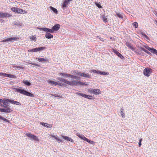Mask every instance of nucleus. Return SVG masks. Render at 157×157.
<instances>
[{
    "label": "nucleus",
    "instance_id": "nucleus-49",
    "mask_svg": "<svg viewBox=\"0 0 157 157\" xmlns=\"http://www.w3.org/2000/svg\"><path fill=\"white\" fill-rule=\"evenodd\" d=\"M28 63L29 64H31L32 65H34L35 66H39L38 64H37L36 63Z\"/></svg>",
    "mask_w": 157,
    "mask_h": 157
},
{
    "label": "nucleus",
    "instance_id": "nucleus-56",
    "mask_svg": "<svg viewBox=\"0 0 157 157\" xmlns=\"http://www.w3.org/2000/svg\"><path fill=\"white\" fill-rule=\"evenodd\" d=\"M140 49L141 50L143 51H144L145 50L142 47H140Z\"/></svg>",
    "mask_w": 157,
    "mask_h": 157
},
{
    "label": "nucleus",
    "instance_id": "nucleus-22",
    "mask_svg": "<svg viewBox=\"0 0 157 157\" xmlns=\"http://www.w3.org/2000/svg\"><path fill=\"white\" fill-rule=\"evenodd\" d=\"M45 32L50 33H53L54 31H53L52 29H50L47 28H45Z\"/></svg>",
    "mask_w": 157,
    "mask_h": 157
},
{
    "label": "nucleus",
    "instance_id": "nucleus-14",
    "mask_svg": "<svg viewBox=\"0 0 157 157\" xmlns=\"http://www.w3.org/2000/svg\"><path fill=\"white\" fill-rule=\"evenodd\" d=\"M113 52L115 53L121 59H124V57L118 51L114 49H113Z\"/></svg>",
    "mask_w": 157,
    "mask_h": 157
},
{
    "label": "nucleus",
    "instance_id": "nucleus-4",
    "mask_svg": "<svg viewBox=\"0 0 157 157\" xmlns=\"http://www.w3.org/2000/svg\"><path fill=\"white\" fill-rule=\"evenodd\" d=\"M88 92L95 95L100 94H101L100 90L98 89H96L91 88L88 90Z\"/></svg>",
    "mask_w": 157,
    "mask_h": 157
},
{
    "label": "nucleus",
    "instance_id": "nucleus-23",
    "mask_svg": "<svg viewBox=\"0 0 157 157\" xmlns=\"http://www.w3.org/2000/svg\"><path fill=\"white\" fill-rule=\"evenodd\" d=\"M124 109L121 108V114L122 117L124 118L125 117V115L124 113Z\"/></svg>",
    "mask_w": 157,
    "mask_h": 157
},
{
    "label": "nucleus",
    "instance_id": "nucleus-18",
    "mask_svg": "<svg viewBox=\"0 0 157 157\" xmlns=\"http://www.w3.org/2000/svg\"><path fill=\"white\" fill-rule=\"evenodd\" d=\"M70 1L69 0H65L63 1V4L62 7L64 8L66 7L68 3Z\"/></svg>",
    "mask_w": 157,
    "mask_h": 157
},
{
    "label": "nucleus",
    "instance_id": "nucleus-36",
    "mask_svg": "<svg viewBox=\"0 0 157 157\" xmlns=\"http://www.w3.org/2000/svg\"><path fill=\"white\" fill-rule=\"evenodd\" d=\"M132 25L133 26H134L136 28H137L138 27V24L137 22H134Z\"/></svg>",
    "mask_w": 157,
    "mask_h": 157
},
{
    "label": "nucleus",
    "instance_id": "nucleus-2",
    "mask_svg": "<svg viewBox=\"0 0 157 157\" xmlns=\"http://www.w3.org/2000/svg\"><path fill=\"white\" fill-rule=\"evenodd\" d=\"M16 91L18 92L21 94L26 95L28 96L33 97H34V94L29 93L24 90L20 89L19 88H15Z\"/></svg>",
    "mask_w": 157,
    "mask_h": 157
},
{
    "label": "nucleus",
    "instance_id": "nucleus-24",
    "mask_svg": "<svg viewBox=\"0 0 157 157\" xmlns=\"http://www.w3.org/2000/svg\"><path fill=\"white\" fill-rule=\"evenodd\" d=\"M29 51L30 52H37L39 51L38 48H33L32 49H31L29 50Z\"/></svg>",
    "mask_w": 157,
    "mask_h": 157
},
{
    "label": "nucleus",
    "instance_id": "nucleus-34",
    "mask_svg": "<svg viewBox=\"0 0 157 157\" xmlns=\"http://www.w3.org/2000/svg\"><path fill=\"white\" fill-rule=\"evenodd\" d=\"M109 73L108 72H105V71H102L101 72V75H109Z\"/></svg>",
    "mask_w": 157,
    "mask_h": 157
},
{
    "label": "nucleus",
    "instance_id": "nucleus-29",
    "mask_svg": "<svg viewBox=\"0 0 157 157\" xmlns=\"http://www.w3.org/2000/svg\"><path fill=\"white\" fill-rule=\"evenodd\" d=\"M52 136V137L54 138L55 139H56L57 140L59 141L60 142H61L62 141V140H61L58 138L57 137L55 136L54 135H51L50 136Z\"/></svg>",
    "mask_w": 157,
    "mask_h": 157
},
{
    "label": "nucleus",
    "instance_id": "nucleus-12",
    "mask_svg": "<svg viewBox=\"0 0 157 157\" xmlns=\"http://www.w3.org/2000/svg\"><path fill=\"white\" fill-rule=\"evenodd\" d=\"M2 76L4 77H7L10 78H16V76L14 75L6 74L5 73H3V75H2Z\"/></svg>",
    "mask_w": 157,
    "mask_h": 157
},
{
    "label": "nucleus",
    "instance_id": "nucleus-16",
    "mask_svg": "<svg viewBox=\"0 0 157 157\" xmlns=\"http://www.w3.org/2000/svg\"><path fill=\"white\" fill-rule=\"evenodd\" d=\"M61 136L63 139L66 140L70 141L72 142H74L73 140L71 138L64 136Z\"/></svg>",
    "mask_w": 157,
    "mask_h": 157
},
{
    "label": "nucleus",
    "instance_id": "nucleus-45",
    "mask_svg": "<svg viewBox=\"0 0 157 157\" xmlns=\"http://www.w3.org/2000/svg\"><path fill=\"white\" fill-rule=\"evenodd\" d=\"M144 46L147 50H149V51H151V50L152 48H150L149 47L146 46Z\"/></svg>",
    "mask_w": 157,
    "mask_h": 157
},
{
    "label": "nucleus",
    "instance_id": "nucleus-52",
    "mask_svg": "<svg viewBox=\"0 0 157 157\" xmlns=\"http://www.w3.org/2000/svg\"><path fill=\"white\" fill-rule=\"evenodd\" d=\"M101 72H102L101 71H98V70H97V73L101 75Z\"/></svg>",
    "mask_w": 157,
    "mask_h": 157
},
{
    "label": "nucleus",
    "instance_id": "nucleus-20",
    "mask_svg": "<svg viewBox=\"0 0 157 157\" xmlns=\"http://www.w3.org/2000/svg\"><path fill=\"white\" fill-rule=\"evenodd\" d=\"M36 59H37L38 61L39 62H48V60L47 59H45L44 58H36Z\"/></svg>",
    "mask_w": 157,
    "mask_h": 157
},
{
    "label": "nucleus",
    "instance_id": "nucleus-19",
    "mask_svg": "<svg viewBox=\"0 0 157 157\" xmlns=\"http://www.w3.org/2000/svg\"><path fill=\"white\" fill-rule=\"evenodd\" d=\"M45 37L47 38L50 39L53 37V35L49 33H46L45 35Z\"/></svg>",
    "mask_w": 157,
    "mask_h": 157
},
{
    "label": "nucleus",
    "instance_id": "nucleus-43",
    "mask_svg": "<svg viewBox=\"0 0 157 157\" xmlns=\"http://www.w3.org/2000/svg\"><path fill=\"white\" fill-rule=\"evenodd\" d=\"M141 34L147 39H149L148 37L144 33H142Z\"/></svg>",
    "mask_w": 157,
    "mask_h": 157
},
{
    "label": "nucleus",
    "instance_id": "nucleus-44",
    "mask_svg": "<svg viewBox=\"0 0 157 157\" xmlns=\"http://www.w3.org/2000/svg\"><path fill=\"white\" fill-rule=\"evenodd\" d=\"M141 34L147 39H149L148 37L144 33H142Z\"/></svg>",
    "mask_w": 157,
    "mask_h": 157
},
{
    "label": "nucleus",
    "instance_id": "nucleus-37",
    "mask_svg": "<svg viewBox=\"0 0 157 157\" xmlns=\"http://www.w3.org/2000/svg\"><path fill=\"white\" fill-rule=\"evenodd\" d=\"M30 39L31 40H34V41H35L36 40V37L35 36H30Z\"/></svg>",
    "mask_w": 157,
    "mask_h": 157
},
{
    "label": "nucleus",
    "instance_id": "nucleus-46",
    "mask_svg": "<svg viewBox=\"0 0 157 157\" xmlns=\"http://www.w3.org/2000/svg\"><path fill=\"white\" fill-rule=\"evenodd\" d=\"M95 4L99 8H102V6H100L99 3H96Z\"/></svg>",
    "mask_w": 157,
    "mask_h": 157
},
{
    "label": "nucleus",
    "instance_id": "nucleus-15",
    "mask_svg": "<svg viewBox=\"0 0 157 157\" xmlns=\"http://www.w3.org/2000/svg\"><path fill=\"white\" fill-rule=\"evenodd\" d=\"M125 44L127 47H128L130 49H131L132 51H135V48H133L131 44L130 43L128 42H127L125 43Z\"/></svg>",
    "mask_w": 157,
    "mask_h": 157
},
{
    "label": "nucleus",
    "instance_id": "nucleus-50",
    "mask_svg": "<svg viewBox=\"0 0 157 157\" xmlns=\"http://www.w3.org/2000/svg\"><path fill=\"white\" fill-rule=\"evenodd\" d=\"M97 70H91L90 72H93L94 73H97Z\"/></svg>",
    "mask_w": 157,
    "mask_h": 157
},
{
    "label": "nucleus",
    "instance_id": "nucleus-48",
    "mask_svg": "<svg viewBox=\"0 0 157 157\" xmlns=\"http://www.w3.org/2000/svg\"><path fill=\"white\" fill-rule=\"evenodd\" d=\"M142 140V139H140L139 140V147H140L141 145V142Z\"/></svg>",
    "mask_w": 157,
    "mask_h": 157
},
{
    "label": "nucleus",
    "instance_id": "nucleus-35",
    "mask_svg": "<svg viewBox=\"0 0 157 157\" xmlns=\"http://www.w3.org/2000/svg\"><path fill=\"white\" fill-rule=\"evenodd\" d=\"M41 124L44 126L46 127H48L49 124L47 123H41Z\"/></svg>",
    "mask_w": 157,
    "mask_h": 157
},
{
    "label": "nucleus",
    "instance_id": "nucleus-11",
    "mask_svg": "<svg viewBox=\"0 0 157 157\" xmlns=\"http://www.w3.org/2000/svg\"><path fill=\"white\" fill-rule=\"evenodd\" d=\"M15 13H18L22 14V13H27V12L25 10H24L20 8L17 7Z\"/></svg>",
    "mask_w": 157,
    "mask_h": 157
},
{
    "label": "nucleus",
    "instance_id": "nucleus-58",
    "mask_svg": "<svg viewBox=\"0 0 157 157\" xmlns=\"http://www.w3.org/2000/svg\"><path fill=\"white\" fill-rule=\"evenodd\" d=\"M134 51V52H135L136 53H139L138 52H137V51L135 49V51Z\"/></svg>",
    "mask_w": 157,
    "mask_h": 157
},
{
    "label": "nucleus",
    "instance_id": "nucleus-42",
    "mask_svg": "<svg viewBox=\"0 0 157 157\" xmlns=\"http://www.w3.org/2000/svg\"><path fill=\"white\" fill-rule=\"evenodd\" d=\"M15 67H16L19 68L20 69H24V67L22 66H16Z\"/></svg>",
    "mask_w": 157,
    "mask_h": 157
},
{
    "label": "nucleus",
    "instance_id": "nucleus-30",
    "mask_svg": "<svg viewBox=\"0 0 157 157\" xmlns=\"http://www.w3.org/2000/svg\"><path fill=\"white\" fill-rule=\"evenodd\" d=\"M2 42H10V38H6V39H4L2 40L1 41Z\"/></svg>",
    "mask_w": 157,
    "mask_h": 157
},
{
    "label": "nucleus",
    "instance_id": "nucleus-33",
    "mask_svg": "<svg viewBox=\"0 0 157 157\" xmlns=\"http://www.w3.org/2000/svg\"><path fill=\"white\" fill-rule=\"evenodd\" d=\"M102 20H103V21L104 22H107V18L104 15H103L102 16Z\"/></svg>",
    "mask_w": 157,
    "mask_h": 157
},
{
    "label": "nucleus",
    "instance_id": "nucleus-1",
    "mask_svg": "<svg viewBox=\"0 0 157 157\" xmlns=\"http://www.w3.org/2000/svg\"><path fill=\"white\" fill-rule=\"evenodd\" d=\"M59 80L66 84L71 86H77L78 85H85V83L77 80H73L71 81H69L64 79L61 78L59 79Z\"/></svg>",
    "mask_w": 157,
    "mask_h": 157
},
{
    "label": "nucleus",
    "instance_id": "nucleus-10",
    "mask_svg": "<svg viewBox=\"0 0 157 157\" xmlns=\"http://www.w3.org/2000/svg\"><path fill=\"white\" fill-rule=\"evenodd\" d=\"M76 94L81 96H82L83 97H84L85 98H87L89 99H92V97L91 96L89 95H87L86 94H83L82 93H77Z\"/></svg>",
    "mask_w": 157,
    "mask_h": 157
},
{
    "label": "nucleus",
    "instance_id": "nucleus-27",
    "mask_svg": "<svg viewBox=\"0 0 157 157\" xmlns=\"http://www.w3.org/2000/svg\"><path fill=\"white\" fill-rule=\"evenodd\" d=\"M151 52L157 55V50L154 48H152L150 51Z\"/></svg>",
    "mask_w": 157,
    "mask_h": 157
},
{
    "label": "nucleus",
    "instance_id": "nucleus-9",
    "mask_svg": "<svg viewBox=\"0 0 157 157\" xmlns=\"http://www.w3.org/2000/svg\"><path fill=\"white\" fill-rule=\"evenodd\" d=\"M5 108H6V109H2L0 108V111L2 112H4L5 113H11V112L13 110L11 109L10 108L8 107L7 106H4Z\"/></svg>",
    "mask_w": 157,
    "mask_h": 157
},
{
    "label": "nucleus",
    "instance_id": "nucleus-54",
    "mask_svg": "<svg viewBox=\"0 0 157 157\" xmlns=\"http://www.w3.org/2000/svg\"><path fill=\"white\" fill-rule=\"evenodd\" d=\"M144 52H145L146 53L148 54H150L151 53H150L147 50H146L145 49L144 51Z\"/></svg>",
    "mask_w": 157,
    "mask_h": 157
},
{
    "label": "nucleus",
    "instance_id": "nucleus-60",
    "mask_svg": "<svg viewBox=\"0 0 157 157\" xmlns=\"http://www.w3.org/2000/svg\"><path fill=\"white\" fill-rule=\"evenodd\" d=\"M2 103H0V105L2 106H4V105H2V104H1Z\"/></svg>",
    "mask_w": 157,
    "mask_h": 157
},
{
    "label": "nucleus",
    "instance_id": "nucleus-28",
    "mask_svg": "<svg viewBox=\"0 0 157 157\" xmlns=\"http://www.w3.org/2000/svg\"><path fill=\"white\" fill-rule=\"evenodd\" d=\"M69 77L75 78V79H78V77L77 76H74L70 74V75H69Z\"/></svg>",
    "mask_w": 157,
    "mask_h": 157
},
{
    "label": "nucleus",
    "instance_id": "nucleus-41",
    "mask_svg": "<svg viewBox=\"0 0 157 157\" xmlns=\"http://www.w3.org/2000/svg\"><path fill=\"white\" fill-rule=\"evenodd\" d=\"M17 101H14L13 100H10V103H11L12 104H15Z\"/></svg>",
    "mask_w": 157,
    "mask_h": 157
},
{
    "label": "nucleus",
    "instance_id": "nucleus-26",
    "mask_svg": "<svg viewBox=\"0 0 157 157\" xmlns=\"http://www.w3.org/2000/svg\"><path fill=\"white\" fill-rule=\"evenodd\" d=\"M50 8L52 10L54 13H57V10L56 9L53 8V7L51 6H50Z\"/></svg>",
    "mask_w": 157,
    "mask_h": 157
},
{
    "label": "nucleus",
    "instance_id": "nucleus-17",
    "mask_svg": "<svg viewBox=\"0 0 157 157\" xmlns=\"http://www.w3.org/2000/svg\"><path fill=\"white\" fill-rule=\"evenodd\" d=\"M10 99H5V100H3V105L4 106H8V102H10Z\"/></svg>",
    "mask_w": 157,
    "mask_h": 157
},
{
    "label": "nucleus",
    "instance_id": "nucleus-21",
    "mask_svg": "<svg viewBox=\"0 0 157 157\" xmlns=\"http://www.w3.org/2000/svg\"><path fill=\"white\" fill-rule=\"evenodd\" d=\"M19 39V38L18 37H11L10 38V42H12L13 41H15Z\"/></svg>",
    "mask_w": 157,
    "mask_h": 157
},
{
    "label": "nucleus",
    "instance_id": "nucleus-13",
    "mask_svg": "<svg viewBox=\"0 0 157 157\" xmlns=\"http://www.w3.org/2000/svg\"><path fill=\"white\" fill-rule=\"evenodd\" d=\"M60 25L58 24H57L55 25L54 26L52 27V29L53 31H54H54H57L60 29Z\"/></svg>",
    "mask_w": 157,
    "mask_h": 157
},
{
    "label": "nucleus",
    "instance_id": "nucleus-31",
    "mask_svg": "<svg viewBox=\"0 0 157 157\" xmlns=\"http://www.w3.org/2000/svg\"><path fill=\"white\" fill-rule=\"evenodd\" d=\"M48 82L50 83L51 84L56 85L57 84V83L56 82L51 80L48 81Z\"/></svg>",
    "mask_w": 157,
    "mask_h": 157
},
{
    "label": "nucleus",
    "instance_id": "nucleus-59",
    "mask_svg": "<svg viewBox=\"0 0 157 157\" xmlns=\"http://www.w3.org/2000/svg\"><path fill=\"white\" fill-rule=\"evenodd\" d=\"M2 75H3V73L0 72V76H2Z\"/></svg>",
    "mask_w": 157,
    "mask_h": 157
},
{
    "label": "nucleus",
    "instance_id": "nucleus-51",
    "mask_svg": "<svg viewBox=\"0 0 157 157\" xmlns=\"http://www.w3.org/2000/svg\"><path fill=\"white\" fill-rule=\"evenodd\" d=\"M0 119L4 120V121H7V119H5L3 117H2L1 116H0Z\"/></svg>",
    "mask_w": 157,
    "mask_h": 157
},
{
    "label": "nucleus",
    "instance_id": "nucleus-47",
    "mask_svg": "<svg viewBox=\"0 0 157 157\" xmlns=\"http://www.w3.org/2000/svg\"><path fill=\"white\" fill-rule=\"evenodd\" d=\"M37 29H40V30H43V31H45V28L37 27Z\"/></svg>",
    "mask_w": 157,
    "mask_h": 157
},
{
    "label": "nucleus",
    "instance_id": "nucleus-25",
    "mask_svg": "<svg viewBox=\"0 0 157 157\" xmlns=\"http://www.w3.org/2000/svg\"><path fill=\"white\" fill-rule=\"evenodd\" d=\"M59 74L62 76H66L67 77H69V75H70V74H67V73H59Z\"/></svg>",
    "mask_w": 157,
    "mask_h": 157
},
{
    "label": "nucleus",
    "instance_id": "nucleus-7",
    "mask_svg": "<svg viewBox=\"0 0 157 157\" xmlns=\"http://www.w3.org/2000/svg\"><path fill=\"white\" fill-rule=\"evenodd\" d=\"M12 16V14L8 13L0 12V18H4L6 17H9Z\"/></svg>",
    "mask_w": 157,
    "mask_h": 157
},
{
    "label": "nucleus",
    "instance_id": "nucleus-32",
    "mask_svg": "<svg viewBox=\"0 0 157 157\" xmlns=\"http://www.w3.org/2000/svg\"><path fill=\"white\" fill-rule=\"evenodd\" d=\"M23 82L26 85L29 86L31 85V83L27 81H24Z\"/></svg>",
    "mask_w": 157,
    "mask_h": 157
},
{
    "label": "nucleus",
    "instance_id": "nucleus-61",
    "mask_svg": "<svg viewBox=\"0 0 157 157\" xmlns=\"http://www.w3.org/2000/svg\"><path fill=\"white\" fill-rule=\"evenodd\" d=\"M54 96L55 97H60V96H57L56 95V94H55V95H54Z\"/></svg>",
    "mask_w": 157,
    "mask_h": 157
},
{
    "label": "nucleus",
    "instance_id": "nucleus-55",
    "mask_svg": "<svg viewBox=\"0 0 157 157\" xmlns=\"http://www.w3.org/2000/svg\"><path fill=\"white\" fill-rule=\"evenodd\" d=\"M99 39H100V40L102 41H104V40H105V39H104L103 38H101L99 37Z\"/></svg>",
    "mask_w": 157,
    "mask_h": 157
},
{
    "label": "nucleus",
    "instance_id": "nucleus-6",
    "mask_svg": "<svg viewBox=\"0 0 157 157\" xmlns=\"http://www.w3.org/2000/svg\"><path fill=\"white\" fill-rule=\"evenodd\" d=\"M77 75H80L81 77H83L88 78H91V75L88 73H82L79 71H77L76 73Z\"/></svg>",
    "mask_w": 157,
    "mask_h": 157
},
{
    "label": "nucleus",
    "instance_id": "nucleus-53",
    "mask_svg": "<svg viewBox=\"0 0 157 157\" xmlns=\"http://www.w3.org/2000/svg\"><path fill=\"white\" fill-rule=\"evenodd\" d=\"M15 104L17 105H21V103H20L18 101H17L16 102Z\"/></svg>",
    "mask_w": 157,
    "mask_h": 157
},
{
    "label": "nucleus",
    "instance_id": "nucleus-57",
    "mask_svg": "<svg viewBox=\"0 0 157 157\" xmlns=\"http://www.w3.org/2000/svg\"><path fill=\"white\" fill-rule=\"evenodd\" d=\"M3 100L2 99H0V103H3Z\"/></svg>",
    "mask_w": 157,
    "mask_h": 157
},
{
    "label": "nucleus",
    "instance_id": "nucleus-38",
    "mask_svg": "<svg viewBox=\"0 0 157 157\" xmlns=\"http://www.w3.org/2000/svg\"><path fill=\"white\" fill-rule=\"evenodd\" d=\"M17 8V7H12V8H11L10 9L13 11L15 13Z\"/></svg>",
    "mask_w": 157,
    "mask_h": 157
},
{
    "label": "nucleus",
    "instance_id": "nucleus-40",
    "mask_svg": "<svg viewBox=\"0 0 157 157\" xmlns=\"http://www.w3.org/2000/svg\"><path fill=\"white\" fill-rule=\"evenodd\" d=\"M38 48V51H42V50H44V49H45L46 48V47H41Z\"/></svg>",
    "mask_w": 157,
    "mask_h": 157
},
{
    "label": "nucleus",
    "instance_id": "nucleus-5",
    "mask_svg": "<svg viewBox=\"0 0 157 157\" xmlns=\"http://www.w3.org/2000/svg\"><path fill=\"white\" fill-rule=\"evenodd\" d=\"M26 135L27 137L30 138L32 140L37 141H39V140L38 137L34 135L31 134V133H26Z\"/></svg>",
    "mask_w": 157,
    "mask_h": 157
},
{
    "label": "nucleus",
    "instance_id": "nucleus-8",
    "mask_svg": "<svg viewBox=\"0 0 157 157\" xmlns=\"http://www.w3.org/2000/svg\"><path fill=\"white\" fill-rule=\"evenodd\" d=\"M151 69L148 68H145L143 71V73L144 75L149 77L151 72Z\"/></svg>",
    "mask_w": 157,
    "mask_h": 157
},
{
    "label": "nucleus",
    "instance_id": "nucleus-39",
    "mask_svg": "<svg viewBox=\"0 0 157 157\" xmlns=\"http://www.w3.org/2000/svg\"><path fill=\"white\" fill-rule=\"evenodd\" d=\"M116 15L118 17H119V18H122L123 17V16H122V15L121 14H120V13H117Z\"/></svg>",
    "mask_w": 157,
    "mask_h": 157
},
{
    "label": "nucleus",
    "instance_id": "nucleus-3",
    "mask_svg": "<svg viewBox=\"0 0 157 157\" xmlns=\"http://www.w3.org/2000/svg\"><path fill=\"white\" fill-rule=\"evenodd\" d=\"M76 135L78 136L79 138L83 140L84 141H86L89 144H94L95 142L90 140L88 139L87 138H86L82 134H80L79 133H77L76 134Z\"/></svg>",
    "mask_w": 157,
    "mask_h": 157
}]
</instances>
